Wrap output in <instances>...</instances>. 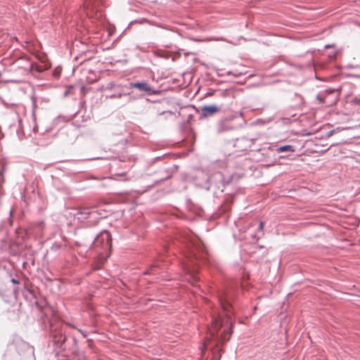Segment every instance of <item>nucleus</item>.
I'll return each instance as SVG.
<instances>
[{
	"instance_id": "obj_1",
	"label": "nucleus",
	"mask_w": 360,
	"mask_h": 360,
	"mask_svg": "<svg viewBox=\"0 0 360 360\" xmlns=\"http://www.w3.org/2000/svg\"><path fill=\"white\" fill-rule=\"evenodd\" d=\"M217 300L220 307L226 316L227 327L221 331L223 326L222 315L217 317L212 318V326L209 328V337L207 338L205 346L207 347V344L214 342L216 347L223 344L229 340L232 333V321L229 313L232 308V302L234 299V295L231 291L226 289H221L217 292Z\"/></svg>"
},
{
	"instance_id": "obj_2",
	"label": "nucleus",
	"mask_w": 360,
	"mask_h": 360,
	"mask_svg": "<svg viewBox=\"0 0 360 360\" xmlns=\"http://www.w3.org/2000/svg\"><path fill=\"white\" fill-rule=\"evenodd\" d=\"M187 240V246L188 249V258L189 262L184 264V269L185 272L188 274L190 278L195 280V274L197 271V267L191 266L193 259H204V254H205V248L203 244L195 237L188 236Z\"/></svg>"
},
{
	"instance_id": "obj_3",
	"label": "nucleus",
	"mask_w": 360,
	"mask_h": 360,
	"mask_svg": "<svg viewBox=\"0 0 360 360\" xmlns=\"http://www.w3.org/2000/svg\"><path fill=\"white\" fill-rule=\"evenodd\" d=\"M92 248L101 256L111 249V236L107 231L101 232L92 243Z\"/></svg>"
},
{
	"instance_id": "obj_4",
	"label": "nucleus",
	"mask_w": 360,
	"mask_h": 360,
	"mask_svg": "<svg viewBox=\"0 0 360 360\" xmlns=\"http://www.w3.org/2000/svg\"><path fill=\"white\" fill-rule=\"evenodd\" d=\"M77 212L75 214V216H79V220H86L88 219L94 218V221H96L97 215L101 214L98 210L96 209L95 206H83L79 207L75 209Z\"/></svg>"
},
{
	"instance_id": "obj_5",
	"label": "nucleus",
	"mask_w": 360,
	"mask_h": 360,
	"mask_svg": "<svg viewBox=\"0 0 360 360\" xmlns=\"http://www.w3.org/2000/svg\"><path fill=\"white\" fill-rule=\"evenodd\" d=\"M219 111V108L215 105H204L201 108L200 119L212 117Z\"/></svg>"
},
{
	"instance_id": "obj_6",
	"label": "nucleus",
	"mask_w": 360,
	"mask_h": 360,
	"mask_svg": "<svg viewBox=\"0 0 360 360\" xmlns=\"http://www.w3.org/2000/svg\"><path fill=\"white\" fill-rule=\"evenodd\" d=\"M50 327L51 331V335L54 342L61 346L66 340L65 336L61 330H58L57 328H55L52 323H51Z\"/></svg>"
},
{
	"instance_id": "obj_7",
	"label": "nucleus",
	"mask_w": 360,
	"mask_h": 360,
	"mask_svg": "<svg viewBox=\"0 0 360 360\" xmlns=\"http://www.w3.org/2000/svg\"><path fill=\"white\" fill-rule=\"evenodd\" d=\"M234 116H231L229 118H225L222 120L219 124V131L221 132L226 131L229 130H233L237 128L236 126H233L229 124V121L233 120Z\"/></svg>"
},
{
	"instance_id": "obj_8",
	"label": "nucleus",
	"mask_w": 360,
	"mask_h": 360,
	"mask_svg": "<svg viewBox=\"0 0 360 360\" xmlns=\"http://www.w3.org/2000/svg\"><path fill=\"white\" fill-rule=\"evenodd\" d=\"M131 87L138 89L141 91L150 92L152 91L150 86L146 82H132L130 84Z\"/></svg>"
},
{
	"instance_id": "obj_9",
	"label": "nucleus",
	"mask_w": 360,
	"mask_h": 360,
	"mask_svg": "<svg viewBox=\"0 0 360 360\" xmlns=\"http://www.w3.org/2000/svg\"><path fill=\"white\" fill-rule=\"evenodd\" d=\"M276 151L278 153H283V152H294V146L290 145H285L278 147L276 149Z\"/></svg>"
},
{
	"instance_id": "obj_10",
	"label": "nucleus",
	"mask_w": 360,
	"mask_h": 360,
	"mask_svg": "<svg viewBox=\"0 0 360 360\" xmlns=\"http://www.w3.org/2000/svg\"><path fill=\"white\" fill-rule=\"evenodd\" d=\"M122 96V94H112L109 96L110 98H120Z\"/></svg>"
},
{
	"instance_id": "obj_11",
	"label": "nucleus",
	"mask_w": 360,
	"mask_h": 360,
	"mask_svg": "<svg viewBox=\"0 0 360 360\" xmlns=\"http://www.w3.org/2000/svg\"><path fill=\"white\" fill-rule=\"evenodd\" d=\"M263 229H264V224H263V222H262V221H261V222L259 223V224L258 230H259V231H262V232Z\"/></svg>"
},
{
	"instance_id": "obj_12",
	"label": "nucleus",
	"mask_w": 360,
	"mask_h": 360,
	"mask_svg": "<svg viewBox=\"0 0 360 360\" xmlns=\"http://www.w3.org/2000/svg\"><path fill=\"white\" fill-rule=\"evenodd\" d=\"M78 330L81 333V334H82L84 338H86V337L87 336L86 333L85 331H84V330H81V329H79Z\"/></svg>"
},
{
	"instance_id": "obj_13",
	"label": "nucleus",
	"mask_w": 360,
	"mask_h": 360,
	"mask_svg": "<svg viewBox=\"0 0 360 360\" xmlns=\"http://www.w3.org/2000/svg\"><path fill=\"white\" fill-rule=\"evenodd\" d=\"M11 282L13 283V284H18L19 283V281L16 278H12L11 279Z\"/></svg>"
},
{
	"instance_id": "obj_14",
	"label": "nucleus",
	"mask_w": 360,
	"mask_h": 360,
	"mask_svg": "<svg viewBox=\"0 0 360 360\" xmlns=\"http://www.w3.org/2000/svg\"><path fill=\"white\" fill-rule=\"evenodd\" d=\"M333 134V130L329 131L328 132L327 136H328V137H330Z\"/></svg>"
},
{
	"instance_id": "obj_15",
	"label": "nucleus",
	"mask_w": 360,
	"mask_h": 360,
	"mask_svg": "<svg viewBox=\"0 0 360 360\" xmlns=\"http://www.w3.org/2000/svg\"><path fill=\"white\" fill-rule=\"evenodd\" d=\"M317 99H319L321 103H323L324 102L323 100L319 96H317Z\"/></svg>"
},
{
	"instance_id": "obj_16",
	"label": "nucleus",
	"mask_w": 360,
	"mask_h": 360,
	"mask_svg": "<svg viewBox=\"0 0 360 360\" xmlns=\"http://www.w3.org/2000/svg\"><path fill=\"white\" fill-rule=\"evenodd\" d=\"M84 5L86 8H89V6H90L89 3L87 1H86Z\"/></svg>"
},
{
	"instance_id": "obj_17",
	"label": "nucleus",
	"mask_w": 360,
	"mask_h": 360,
	"mask_svg": "<svg viewBox=\"0 0 360 360\" xmlns=\"http://www.w3.org/2000/svg\"><path fill=\"white\" fill-rule=\"evenodd\" d=\"M34 68V65L33 64H30V70H32Z\"/></svg>"
},
{
	"instance_id": "obj_18",
	"label": "nucleus",
	"mask_w": 360,
	"mask_h": 360,
	"mask_svg": "<svg viewBox=\"0 0 360 360\" xmlns=\"http://www.w3.org/2000/svg\"><path fill=\"white\" fill-rule=\"evenodd\" d=\"M240 141H248V140H247L245 138H243V139H240Z\"/></svg>"
},
{
	"instance_id": "obj_19",
	"label": "nucleus",
	"mask_w": 360,
	"mask_h": 360,
	"mask_svg": "<svg viewBox=\"0 0 360 360\" xmlns=\"http://www.w3.org/2000/svg\"><path fill=\"white\" fill-rule=\"evenodd\" d=\"M54 75H55V76H58V72H55Z\"/></svg>"
},
{
	"instance_id": "obj_20",
	"label": "nucleus",
	"mask_w": 360,
	"mask_h": 360,
	"mask_svg": "<svg viewBox=\"0 0 360 360\" xmlns=\"http://www.w3.org/2000/svg\"><path fill=\"white\" fill-rule=\"evenodd\" d=\"M34 130L36 131L37 130V127H34Z\"/></svg>"
}]
</instances>
